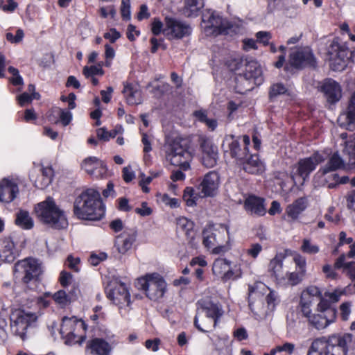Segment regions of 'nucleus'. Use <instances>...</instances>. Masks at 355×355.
<instances>
[{"label": "nucleus", "instance_id": "nucleus-13", "mask_svg": "<svg viewBox=\"0 0 355 355\" xmlns=\"http://www.w3.org/2000/svg\"><path fill=\"white\" fill-rule=\"evenodd\" d=\"M220 229L205 230L202 232L204 245L216 254L225 253L230 249V245L225 241V233L229 234L228 227L226 225H222Z\"/></svg>", "mask_w": 355, "mask_h": 355}, {"label": "nucleus", "instance_id": "nucleus-33", "mask_svg": "<svg viewBox=\"0 0 355 355\" xmlns=\"http://www.w3.org/2000/svg\"><path fill=\"white\" fill-rule=\"evenodd\" d=\"M123 93L128 104L132 105L141 103V92L137 87L130 84L125 85Z\"/></svg>", "mask_w": 355, "mask_h": 355}, {"label": "nucleus", "instance_id": "nucleus-37", "mask_svg": "<svg viewBox=\"0 0 355 355\" xmlns=\"http://www.w3.org/2000/svg\"><path fill=\"white\" fill-rule=\"evenodd\" d=\"M314 290L313 291H302L300 299V303H299V308L300 310L301 313L302 315L305 318L309 316L311 313H312V306L313 303L312 301L309 300V295H312L313 293H314Z\"/></svg>", "mask_w": 355, "mask_h": 355}, {"label": "nucleus", "instance_id": "nucleus-42", "mask_svg": "<svg viewBox=\"0 0 355 355\" xmlns=\"http://www.w3.org/2000/svg\"><path fill=\"white\" fill-rule=\"evenodd\" d=\"M343 153L348 156V162L355 165V136L345 141Z\"/></svg>", "mask_w": 355, "mask_h": 355}, {"label": "nucleus", "instance_id": "nucleus-43", "mask_svg": "<svg viewBox=\"0 0 355 355\" xmlns=\"http://www.w3.org/2000/svg\"><path fill=\"white\" fill-rule=\"evenodd\" d=\"M198 194L195 191L192 187H187L184 189L183 194V200L189 207H193L196 205V201L198 199Z\"/></svg>", "mask_w": 355, "mask_h": 355}, {"label": "nucleus", "instance_id": "nucleus-28", "mask_svg": "<svg viewBox=\"0 0 355 355\" xmlns=\"http://www.w3.org/2000/svg\"><path fill=\"white\" fill-rule=\"evenodd\" d=\"M17 251L10 238L0 239V259L5 262L11 263L17 257Z\"/></svg>", "mask_w": 355, "mask_h": 355}, {"label": "nucleus", "instance_id": "nucleus-11", "mask_svg": "<svg viewBox=\"0 0 355 355\" xmlns=\"http://www.w3.org/2000/svg\"><path fill=\"white\" fill-rule=\"evenodd\" d=\"M263 81L262 69L255 60H249L245 65L244 74L236 78V89L239 93H244L253 89L254 85H259Z\"/></svg>", "mask_w": 355, "mask_h": 355}, {"label": "nucleus", "instance_id": "nucleus-5", "mask_svg": "<svg viewBox=\"0 0 355 355\" xmlns=\"http://www.w3.org/2000/svg\"><path fill=\"white\" fill-rule=\"evenodd\" d=\"M195 326L202 332H209L214 329L223 314L221 306L209 298H202L197 302Z\"/></svg>", "mask_w": 355, "mask_h": 355}, {"label": "nucleus", "instance_id": "nucleus-38", "mask_svg": "<svg viewBox=\"0 0 355 355\" xmlns=\"http://www.w3.org/2000/svg\"><path fill=\"white\" fill-rule=\"evenodd\" d=\"M286 258V254L282 252L277 253L273 259H272L268 265V269L275 276L277 279L281 277V272L283 268V262Z\"/></svg>", "mask_w": 355, "mask_h": 355}, {"label": "nucleus", "instance_id": "nucleus-60", "mask_svg": "<svg viewBox=\"0 0 355 355\" xmlns=\"http://www.w3.org/2000/svg\"><path fill=\"white\" fill-rule=\"evenodd\" d=\"M107 257L105 252L92 253L89 257V262L93 266H97L100 262L105 261Z\"/></svg>", "mask_w": 355, "mask_h": 355}, {"label": "nucleus", "instance_id": "nucleus-57", "mask_svg": "<svg viewBox=\"0 0 355 355\" xmlns=\"http://www.w3.org/2000/svg\"><path fill=\"white\" fill-rule=\"evenodd\" d=\"M164 24H163L159 19L154 18L151 23V31L155 35H158L160 33L164 34Z\"/></svg>", "mask_w": 355, "mask_h": 355}, {"label": "nucleus", "instance_id": "nucleus-45", "mask_svg": "<svg viewBox=\"0 0 355 355\" xmlns=\"http://www.w3.org/2000/svg\"><path fill=\"white\" fill-rule=\"evenodd\" d=\"M300 249L304 253L309 254H315L320 251L319 246L312 243L309 239H303Z\"/></svg>", "mask_w": 355, "mask_h": 355}, {"label": "nucleus", "instance_id": "nucleus-1", "mask_svg": "<svg viewBox=\"0 0 355 355\" xmlns=\"http://www.w3.org/2000/svg\"><path fill=\"white\" fill-rule=\"evenodd\" d=\"M324 160H327V162L320 168L314 178H322L330 172L343 168L345 164L343 159L338 152L331 155L329 150L316 152L309 157L300 159L297 163L292 166L291 178L293 184L295 186L303 185L317 166Z\"/></svg>", "mask_w": 355, "mask_h": 355}, {"label": "nucleus", "instance_id": "nucleus-10", "mask_svg": "<svg viewBox=\"0 0 355 355\" xmlns=\"http://www.w3.org/2000/svg\"><path fill=\"white\" fill-rule=\"evenodd\" d=\"M138 284L146 297L153 301L163 297L167 291L165 279L157 272L146 274L138 279Z\"/></svg>", "mask_w": 355, "mask_h": 355}, {"label": "nucleus", "instance_id": "nucleus-56", "mask_svg": "<svg viewBox=\"0 0 355 355\" xmlns=\"http://www.w3.org/2000/svg\"><path fill=\"white\" fill-rule=\"evenodd\" d=\"M313 291L314 290V293H313L312 295H309V300L312 301V303L314 304L315 301L318 300L319 302L321 300V299H324L322 295V292L320 289L317 287L316 286L311 285L307 286L304 291Z\"/></svg>", "mask_w": 355, "mask_h": 355}, {"label": "nucleus", "instance_id": "nucleus-9", "mask_svg": "<svg viewBox=\"0 0 355 355\" xmlns=\"http://www.w3.org/2000/svg\"><path fill=\"white\" fill-rule=\"evenodd\" d=\"M107 298L119 307L121 315H125L129 311L131 303L128 286L120 279L111 281L106 288Z\"/></svg>", "mask_w": 355, "mask_h": 355}, {"label": "nucleus", "instance_id": "nucleus-59", "mask_svg": "<svg viewBox=\"0 0 355 355\" xmlns=\"http://www.w3.org/2000/svg\"><path fill=\"white\" fill-rule=\"evenodd\" d=\"M24 36V32L21 29H17L15 34L12 33H6V39L11 43H19L20 42Z\"/></svg>", "mask_w": 355, "mask_h": 355}, {"label": "nucleus", "instance_id": "nucleus-26", "mask_svg": "<svg viewBox=\"0 0 355 355\" xmlns=\"http://www.w3.org/2000/svg\"><path fill=\"white\" fill-rule=\"evenodd\" d=\"M321 90L330 103L338 102L342 96L340 85L332 79L326 80L321 86Z\"/></svg>", "mask_w": 355, "mask_h": 355}, {"label": "nucleus", "instance_id": "nucleus-25", "mask_svg": "<svg viewBox=\"0 0 355 355\" xmlns=\"http://www.w3.org/2000/svg\"><path fill=\"white\" fill-rule=\"evenodd\" d=\"M19 193V188L14 180L4 178L0 181V201L9 203L14 200Z\"/></svg>", "mask_w": 355, "mask_h": 355}, {"label": "nucleus", "instance_id": "nucleus-41", "mask_svg": "<svg viewBox=\"0 0 355 355\" xmlns=\"http://www.w3.org/2000/svg\"><path fill=\"white\" fill-rule=\"evenodd\" d=\"M304 275V273L300 271L289 272L278 280L282 282L284 284L293 286L299 284L302 281Z\"/></svg>", "mask_w": 355, "mask_h": 355}, {"label": "nucleus", "instance_id": "nucleus-19", "mask_svg": "<svg viewBox=\"0 0 355 355\" xmlns=\"http://www.w3.org/2000/svg\"><path fill=\"white\" fill-rule=\"evenodd\" d=\"M315 58L309 47H297L293 49L289 56V63L295 68L313 66Z\"/></svg>", "mask_w": 355, "mask_h": 355}, {"label": "nucleus", "instance_id": "nucleus-6", "mask_svg": "<svg viewBox=\"0 0 355 355\" xmlns=\"http://www.w3.org/2000/svg\"><path fill=\"white\" fill-rule=\"evenodd\" d=\"M35 212L41 222L48 226L57 229H64L68 226V221L64 211L56 204L51 197L35 206Z\"/></svg>", "mask_w": 355, "mask_h": 355}, {"label": "nucleus", "instance_id": "nucleus-35", "mask_svg": "<svg viewBox=\"0 0 355 355\" xmlns=\"http://www.w3.org/2000/svg\"><path fill=\"white\" fill-rule=\"evenodd\" d=\"M205 0H184V15L188 17H195L198 16L200 10L204 6Z\"/></svg>", "mask_w": 355, "mask_h": 355}, {"label": "nucleus", "instance_id": "nucleus-44", "mask_svg": "<svg viewBox=\"0 0 355 355\" xmlns=\"http://www.w3.org/2000/svg\"><path fill=\"white\" fill-rule=\"evenodd\" d=\"M52 297L55 302L62 307L67 306L71 300V297L67 295L63 290H60L55 293Z\"/></svg>", "mask_w": 355, "mask_h": 355}, {"label": "nucleus", "instance_id": "nucleus-20", "mask_svg": "<svg viewBox=\"0 0 355 355\" xmlns=\"http://www.w3.org/2000/svg\"><path fill=\"white\" fill-rule=\"evenodd\" d=\"M53 177V168L42 164L35 165L30 174L31 180L34 183L35 187L40 189L46 188L51 183Z\"/></svg>", "mask_w": 355, "mask_h": 355}, {"label": "nucleus", "instance_id": "nucleus-62", "mask_svg": "<svg viewBox=\"0 0 355 355\" xmlns=\"http://www.w3.org/2000/svg\"><path fill=\"white\" fill-rule=\"evenodd\" d=\"M262 251V246L259 243H252L250 248L246 250V254L253 259H256Z\"/></svg>", "mask_w": 355, "mask_h": 355}, {"label": "nucleus", "instance_id": "nucleus-50", "mask_svg": "<svg viewBox=\"0 0 355 355\" xmlns=\"http://www.w3.org/2000/svg\"><path fill=\"white\" fill-rule=\"evenodd\" d=\"M266 300L268 304V309L271 311H272L276 305L279 302L277 293L275 291L270 290L266 297Z\"/></svg>", "mask_w": 355, "mask_h": 355}, {"label": "nucleus", "instance_id": "nucleus-7", "mask_svg": "<svg viewBox=\"0 0 355 355\" xmlns=\"http://www.w3.org/2000/svg\"><path fill=\"white\" fill-rule=\"evenodd\" d=\"M86 329L87 326L83 320L75 316L64 317L62 320L60 333L65 344L81 345L85 339Z\"/></svg>", "mask_w": 355, "mask_h": 355}, {"label": "nucleus", "instance_id": "nucleus-48", "mask_svg": "<svg viewBox=\"0 0 355 355\" xmlns=\"http://www.w3.org/2000/svg\"><path fill=\"white\" fill-rule=\"evenodd\" d=\"M346 289L345 288H336L333 291H326L324 294V296L327 298L331 302H337L339 301L340 297L345 295Z\"/></svg>", "mask_w": 355, "mask_h": 355}, {"label": "nucleus", "instance_id": "nucleus-51", "mask_svg": "<svg viewBox=\"0 0 355 355\" xmlns=\"http://www.w3.org/2000/svg\"><path fill=\"white\" fill-rule=\"evenodd\" d=\"M293 261L295 263L297 271L306 274V258L302 256L301 254L296 253L293 256Z\"/></svg>", "mask_w": 355, "mask_h": 355}, {"label": "nucleus", "instance_id": "nucleus-18", "mask_svg": "<svg viewBox=\"0 0 355 355\" xmlns=\"http://www.w3.org/2000/svg\"><path fill=\"white\" fill-rule=\"evenodd\" d=\"M270 291V288L263 282H257L248 288L249 306L256 315L263 313L262 311L263 295Z\"/></svg>", "mask_w": 355, "mask_h": 355}, {"label": "nucleus", "instance_id": "nucleus-40", "mask_svg": "<svg viewBox=\"0 0 355 355\" xmlns=\"http://www.w3.org/2000/svg\"><path fill=\"white\" fill-rule=\"evenodd\" d=\"M177 229L182 231L187 237L193 238V221L190 220L186 217H179L177 219Z\"/></svg>", "mask_w": 355, "mask_h": 355}, {"label": "nucleus", "instance_id": "nucleus-2", "mask_svg": "<svg viewBox=\"0 0 355 355\" xmlns=\"http://www.w3.org/2000/svg\"><path fill=\"white\" fill-rule=\"evenodd\" d=\"M49 304L46 300L40 297L31 299L24 307L13 310L10 315L12 333L22 340L29 338L32 330L37 327L41 309Z\"/></svg>", "mask_w": 355, "mask_h": 355}, {"label": "nucleus", "instance_id": "nucleus-21", "mask_svg": "<svg viewBox=\"0 0 355 355\" xmlns=\"http://www.w3.org/2000/svg\"><path fill=\"white\" fill-rule=\"evenodd\" d=\"M220 183V176L218 173L215 171H211L204 176L198 187V189L200 191L202 197L214 196L218 192Z\"/></svg>", "mask_w": 355, "mask_h": 355}, {"label": "nucleus", "instance_id": "nucleus-4", "mask_svg": "<svg viewBox=\"0 0 355 355\" xmlns=\"http://www.w3.org/2000/svg\"><path fill=\"white\" fill-rule=\"evenodd\" d=\"M352 341L349 334L332 335L327 340L316 338L311 343L307 355H347Z\"/></svg>", "mask_w": 355, "mask_h": 355}, {"label": "nucleus", "instance_id": "nucleus-14", "mask_svg": "<svg viewBox=\"0 0 355 355\" xmlns=\"http://www.w3.org/2000/svg\"><path fill=\"white\" fill-rule=\"evenodd\" d=\"M201 26L207 35L227 34L228 29L230 28V24L227 19L211 10L203 12Z\"/></svg>", "mask_w": 355, "mask_h": 355}, {"label": "nucleus", "instance_id": "nucleus-29", "mask_svg": "<svg viewBox=\"0 0 355 355\" xmlns=\"http://www.w3.org/2000/svg\"><path fill=\"white\" fill-rule=\"evenodd\" d=\"M338 123L341 128L353 130L355 129V92L352 96L347 113L341 114L338 118Z\"/></svg>", "mask_w": 355, "mask_h": 355}, {"label": "nucleus", "instance_id": "nucleus-54", "mask_svg": "<svg viewBox=\"0 0 355 355\" xmlns=\"http://www.w3.org/2000/svg\"><path fill=\"white\" fill-rule=\"evenodd\" d=\"M130 0H121V14L123 19L129 20L131 18Z\"/></svg>", "mask_w": 355, "mask_h": 355}, {"label": "nucleus", "instance_id": "nucleus-53", "mask_svg": "<svg viewBox=\"0 0 355 355\" xmlns=\"http://www.w3.org/2000/svg\"><path fill=\"white\" fill-rule=\"evenodd\" d=\"M287 92L286 87L282 83H275L270 87V97L274 98L284 94Z\"/></svg>", "mask_w": 355, "mask_h": 355}, {"label": "nucleus", "instance_id": "nucleus-47", "mask_svg": "<svg viewBox=\"0 0 355 355\" xmlns=\"http://www.w3.org/2000/svg\"><path fill=\"white\" fill-rule=\"evenodd\" d=\"M242 276V270L239 265H234V266H230V262H229L227 272L225 275V281H228L230 279H237Z\"/></svg>", "mask_w": 355, "mask_h": 355}, {"label": "nucleus", "instance_id": "nucleus-30", "mask_svg": "<svg viewBox=\"0 0 355 355\" xmlns=\"http://www.w3.org/2000/svg\"><path fill=\"white\" fill-rule=\"evenodd\" d=\"M244 208L248 214L258 216H263L266 212L263 200L254 196H250L245 200Z\"/></svg>", "mask_w": 355, "mask_h": 355}, {"label": "nucleus", "instance_id": "nucleus-8", "mask_svg": "<svg viewBox=\"0 0 355 355\" xmlns=\"http://www.w3.org/2000/svg\"><path fill=\"white\" fill-rule=\"evenodd\" d=\"M165 153L166 158L171 164L184 171L191 168L192 154L179 140L167 142L165 145Z\"/></svg>", "mask_w": 355, "mask_h": 355}, {"label": "nucleus", "instance_id": "nucleus-22", "mask_svg": "<svg viewBox=\"0 0 355 355\" xmlns=\"http://www.w3.org/2000/svg\"><path fill=\"white\" fill-rule=\"evenodd\" d=\"M202 163L207 168L214 167L218 160V148L208 139H202L200 144Z\"/></svg>", "mask_w": 355, "mask_h": 355}, {"label": "nucleus", "instance_id": "nucleus-17", "mask_svg": "<svg viewBox=\"0 0 355 355\" xmlns=\"http://www.w3.org/2000/svg\"><path fill=\"white\" fill-rule=\"evenodd\" d=\"M191 26L180 19L166 17L164 19V35L168 40H178L191 34Z\"/></svg>", "mask_w": 355, "mask_h": 355}, {"label": "nucleus", "instance_id": "nucleus-55", "mask_svg": "<svg viewBox=\"0 0 355 355\" xmlns=\"http://www.w3.org/2000/svg\"><path fill=\"white\" fill-rule=\"evenodd\" d=\"M8 72L11 74L10 81L14 85H23V78L19 75V71L17 69L10 67L8 68Z\"/></svg>", "mask_w": 355, "mask_h": 355}, {"label": "nucleus", "instance_id": "nucleus-16", "mask_svg": "<svg viewBox=\"0 0 355 355\" xmlns=\"http://www.w3.org/2000/svg\"><path fill=\"white\" fill-rule=\"evenodd\" d=\"M16 277H21L24 284L35 282L42 272L40 263L32 258L25 259L17 262L14 267Z\"/></svg>", "mask_w": 355, "mask_h": 355}, {"label": "nucleus", "instance_id": "nucleus-58", "mask_svg": "<svg viewBox=\"0 0 355 355\" xmlns=\"http://www.w3.org/2000/svg\"><path fill=\"white\" fill-rule=\"evenodd\" d=\"M60 121L64 126L69 124L72 119V114L70 111L64 109H58Z\"/></svg>", "mask_w": 355, "mask_h": 355}, {"label": "nucleus", "instance_id": "nucleus-3", "mask_svg": "<svg viewBox=\"0 0 355 355\" xmlns=\"http://www.w3.org/2000/svg\"><path fill=\"white\" fill-rule=\"evenodd\" d=\"M105 208L98 191L88 189L80 193L73 202V213L77 218L98 220L105 215Z\"/></svg>", "mask_w": 355, "mask_h": 355}, {"label": "nucleus", "instance_id": "nucleus-39", "mask_svg": "<svg viewBox=\"0 0 355 355\" xmlns=\"http://www.w3.org/2000/svg\"><path fill=\"white\" fill-rule=\"evenodd\" d=\"M229 261L225 259H217L214 261L212 266L213 274L218 279L225 281L226 273L228 270Z\"/></svg>", "mask_w": 355, "mask_h": 355}, {"label": "nucleus", "instance_id": "nucleus-64", "mask_svg": "<svg viewBox=\"0 0 355 355\" xmlns=\"http://www.w3.org/2000/svg\"><path fill=\"white\" fill-rule=\"evenodd\" d=\"M336 268L329 264H325L322 266V272L325 277L330 279H335L337 278L338 274L335 270Z\"/></svg>", "mask_w": 355, "mask_h": 355}, {"label": "nucleus", "instance_id": "nucleus-61", "mask_svg": "<svg viewBox=\"0 0 355 355\" xmlns=\"http://www.w3.org/2000/svg\"><path fill=\"white\" fill-rule=\"evenodd\" d=\"M37 94L34 93L32 95H31L26 92H24L17 97L18 103L21 107L25 106L26 105L31 103V101L34 98H35V95Z\"/></svg>", "mask_w": 355, "mask_h": 355}, {"label": "nucleus", "instance_id": "nucleus-49", "mask_svg": "<svg viewBox=\"0 0 355 355\" xmlns=\"http://www.w3.org/2000/svg\"><path fill=\"white\" fill-rule=\"evenodd\" d=\"M352 304L351 302H345L340 305V316L343 320L347 321L349 320L352 313Z\"/></svg>", "mask_w": 355, "mask_h": 355}, {"label": "nucleus", "instance_id": "nucleus-24", "mask_svg": "<svg viewBox=\"0 0 355 355\" xmlns=\"http://www.w3.org/2000/svg\"><path fill=\"white\" fill-rule=\"evenodd\" d=\"M243 142L245 145L244 150H241L239 141L232 136L226 137L223 141V146L227 147L232 157H236L239 161L243 159L244 156H247L248 146L250 144V137L247 135L243 137Z\"/></svg>", "mask_w": 355, "mask_h": 355}, {"label": "nucleus", "instance_id": "nucleus-63", "mask_svg": "<svg viewBox=\"0 0 355 355\" xmlns=\"http://www.w3.org/2000/svg\"><path fill=\"white\" fill-rule=\"evenodd\" d=\"M152 180V178L150 176L146 177L144 173H141L139 174V184L144 193H148L150 191V189L148 187V184H149Z\"/></svg>", "mask_w": 355, "mask_h": 355}, {"label": "nucleus", "instance_id": "nucleus-46", "mask_svg": "<svg viewBox=\"0 0 355 355\" xmlns=\"http://www.w3.org/2000/svg\"><path fill=\"white\" fill-rule=\"evenodd\" d=\"M157 197L161 202L171 208H178L180 207L179 200L175 198H171L166 193H158Z\"/></svg>", "mask_w": 355, "mask_h": 355}, {"label": "nucleus", "instance_id": "nucleus-36", "mask_svg": "<svg viewBox=\"0 0 355 355\" xmlns=\"http://www.w3.org/2000/svg\"><path fill=\"white\" fill-rule=\"evenodd\" d=\"M15 224L23 230H31L34 226V220L29 212L20 209L16 214Z\"/></svg>", "mask_w": 355, "mask_h": 355}, {"label": "nucleus", "instance_id": "nucleus-32", "mask_svg": "<svg viewBox=\"0 0 355 355\" xmlns=\"http://www.w3.org/2000/svg\"><path fill=\"white\" fill-rule=\"evenodd\" d=\"M307 204L306 198H300L287 206L286 213L292 220H297L300 215L306 209Z\"/></svg>", "mask_w": 355, "mask_h": 355}, {"label": "nucleus", "instance_id": "nucleus-23", "mask_svg": "<svg viewBox=\"0 0 355 355\" xmlns=\"http://www.w3.org/2000/svg\"><path fill=\"white\" fill-rule=\"evenodd\" d=\"M81 168L87 174L96 178H102L107 171L103 162L96 157L85 158L81 164Z\"/></svg>", "mask_w": 355, "mask_h": 355}, {"label": "nucleus", "instance_id": "nucleus-34", "mask_svg": "<svg viewBox=\"0 0 355 355\" xmlns=\"http://www.w3.org/2000/svg\"><path fill=\"white\" fill-rule=\"evenodd\" d=\"M88 347L92 353L97 355H109L112 350L110 345L101 338L92 340L88 344Z\"/></svg>", "mask_w": 355, "mask_h": 355}, {"label": "nucleus", "instance_id": "nucleus-12", "mask_svg": "<svg viewBox=\"0 0 355 355\" xmlns=\"http://www.w3.org/2000/svg\"><path fill=\"white\" fill-rule=\"evenodd\" d=\"M336 310L331 307L327 300L321 299L317 304L315 313L306 317L308 322L318 330L327 328L336 321Z\"/></svg>", "mask_w": 355, "mask_h": 355}, {"label": "nucleus", "instance_id": "nucleus-52", "mask_svg": "<svg viewBox=\"0 0 355 355\" xmlns=\"http://www.w3.org/2000/svg\"><path fill=\"white\" fill-rule=\"evenodd\" d=\"M83 74L86 77L94 76V75H103V70L101 64L85 67L83 69Z\"/></svg>", "mask_w": 355, "mask_h": 355}, {"label": "nucleus", "instance_id": "nucleus-27", "mask_svg": "<svg viewBox=\"0 0 355 355\" xmlns=\"http://www.w3.org/2000/svg\"><path fill=\"white\" fill-rule=\"evenodd\" d=\"M136 239V232L134 230L124 231L117 236L115 242V246L118 252L125 254L131 249L133 243Z\"/></svg>", "mask_w": 355, "mask_h": 355}, {"label": "nucleus", "instance_id": "nucleus-15", "mask_svg": "<svg viewBox=\"0 0 355 355\" xmlns=\"http://www.w3.org/2000/svg\"><path fill=\"white\" fill-rule=\"evenodd\" d=\"M349 50L345 44L338 39L334 40L327 48L330 67L334 71H343L349 62Z\"/></svg>", "mask_w": 355, "mask_h": 355}, {"label": "nucleus", "instance_id": "nucleus-31", "mask_svg": "<svg viewBox=\"0 0 355 355\" xmlns=\"http://www.w3.org/2000/svg\"><path fill=\"white\" fill-rule=\"evenodd\" d=\"M244 156L243 159L239 161L245 171L251 174H259L263 171L264 166L257 155H250L248 158Z\"/></svg>", "mask_w": 355, "mask_h": 355}]
</instances>
